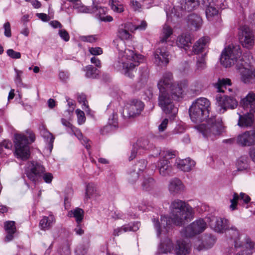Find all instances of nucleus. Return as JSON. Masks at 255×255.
Instances as JSON below:
<instances>
[{
  "mask_svg": "<svg viewBox=\"0 0 255 255\" xmlns=\"http://www.w3.org/2000/svg\"><path fill=\"white\" fill-rule=\"evenodd\" d=\"M205 54L199 57L196 63V68L198 70H202L206 68Z\"/></svg>",
  "mask_w": 255,
  "mask_h": 255,
  "instance_id": "6e6d98bb",
  "label": "nucleus"
},
{
  "mask_svg": "<svg viewBox=\"0 0 255 255\" xmlns=\"http://www.w3.org/2000/svg\"><path fill=\"white\" fill-rule=\"evenodd\" d=\"M124 45V42L120 41L117 44L119 50L118 59L114 64V68L118 71H122L125 75L132 78L134 75L133 70L143 61V56L137 54L130 49L126 48L124 51L121 49L120 45Z\"/></svg>",
  "mask_w": 255,
  "mask_h": 255,
  "instance_id": "20e7f679",
  "label": "nucleus"
},
{
  "mask_svg": "<svg viewBox=\"0 0 255 255\" xmlns=\"http://www.w3.org/2000/svg\"><path fill=\"white\" fill-rule=\"evenodd\" d=\"M148 70L146 66L140 68L139 73L140 79L143 82H144L146 81V79L148 77Z\"/></svg>",
  "mask_w": 255,
  "mask_h": 255,
  "instance_id": "bf43d9fd",
  "label": "nucleus"
},
{
  "mask_svg": "<svg viewBox=\"0 0 255 255\" xmlns=\"http://www.w3.org/2000/svg\"><path fill=\"white\" fill-rule=\"evenodd\" d=\"M156 167L161 176L168 177L171 175L172 167L167 159L159 160L157 162Z\"/></svg>",
  "mask_w": 255,
  "mask_h": 255,
  "instance_id": "a878e982",
  "label": "nucleus"
},
{
  "mask_svg": "<svg viewBox=\"0 0 255 255\" xmlns=\"http://www.w3.org/2000/svg\"><path fill=\"white\" fill-rule=\"evenodd\" d=\"M188 85V81L185 79L174 82L173 74L170 72L164 73L157 82L159 91L158 105L173 119L178 113V108L174 105L173 100H178L182 98Z\"/></svg>",
  "mask_w": 255,
  "mask_h": 255,
  "instance_id": "f03ea898",
  "label": "nucleus"
},
{
  "mask_svg": "<svg viewBox=\"0 0 255 255\" xmlns=\"http://www.w3.org/2000/svg\"><path fill=\"white\" fill-rule=\"evenodd\" d=\"M91 12L95 14L97 18L101 21L105 22H111L113 20V18L110 15H106L107 8L101 6L96 0L93 1V5L91 8Z\"/></svg>",
  "mask_w": 255,
  "mask_h": 255,
  "instance_id": "6ab92c4d",
  "label": "nucleus"
},
{
  "mask_svg": "<svg viewBox=\"0 0 255 255\" xmlns=\"http://www.w3.org/2000/svg\"><path fill=\"white\" fill-rule=\"evenodd\" d=\"M239 39L243 47L251 49L255 43L253 31L247 25L241 26L239 29Z\"/></svg>",
  "mask_w": 255,
  "mask_h": 255,
  "instance_id": "4468645a",
  "label": "nucleus"
},
{
  "mask_svg": "<svg viewBox=\"0 0 255 255\" xmlns=\"http://www.w3.org/2000/svg\"><path fill=\"white\" fill-rule=\"evenodd\" d=\"M128 4L131 9L134 11H139L142 8V4L137 0H128Z\"/></svg>",
  "mask_w": 255,
  "mask_h": 255,
  "instance_id": "5fc2aeb1",
  "label": "nucleus"
},
{
  "mask_svg": "<svg viewBox=\"0 0 255 255\" xmlns=\"http://www.w3.org/2000/svg\"><path fill=\"white\" fill-rule=\"evenodd\" d=\"M62 124L67 128V132L72 135H74L77 138L80 140L82 144L85 147L88 151L89 154L90 155L91 153L89 151L91 147V141H90L87 137H83V134L81 131L77 128L73 126L69 121L64 118L61 120Z\"/></svg>",
  "mask_w": 255,
  "mask_h": 255,
  "instance_id": "2eb2a0df",
  "label": "nucleus"
},
{
  "mask_svg": "<svg viewBox=\"0 0 255 255\" xmlns=\"http://www.w3.org/2000/svg\"><path fill=\"white\" fill-rule=\"evenodd\" d=\"M120 107L119 103L116 101L110 103L107 107V113L110 115L108 125L106 126L105 128H110L113 130L118 127V108Z\"/></svg>",
  "mask_w": 255,
  "mask_h": 255,
  "instance_id": "dca6fc26",
  "label": "nucleus"
},
{
  "mask_svg": "<svg viewBox=\"0 0 255 255\" xmlns=\"http://www.w3.org/2000/svg\"><path fill=\"white\" fill-rule=\"evenodd\" d=\"M236 166L238 170L242 171H248L250 169V160L246 155L240 157L237 161Z\"/></svg>",
  "mask_w": 255,
  "mask_h": 255,
  "instance_id": "e433bc0d",
  "label": "nucleus"
},
{
  "mask_svg": "<svg viewBox=\"0 0 255 255\" xmlns=\"http://www.w3.org/2000/svg\"><path fill=\"white\" fill-rule=\"evenodd\" d=\"M58 33L60 37L65 41H68L69 40L70 36L66 30L60 29L59 30Z\"/></svg>",
  "mask_w": 255,
  "mask_h": 255,
  "instance_id": "338daca9",
  "label": "nucleus"
},
{
  "mask_svg": "<svg viewBox=\"0 0 255 255\" xmlns=\"http://www.w3.org/2000/svg\"><path fill=\"white\" fill-rule=\"evenodd\" d=\"M192 106L202 111L205 114H209L210 108V102L207 98L201 97L196 100L192 104Z\"/></svg>",
  "mask_w": 255,
  "mask_h": 255,
  "instance_id": "c756f323",
  "label": "nucleus"
},
{
  "mask_svg": "<svg viewBox=\"0 0 255 255\" xmlns=\"http://www.w3.org/2000/svg\"><path fill=\"white\" fill-rule=\"evenodd\" d=\"M66 101L67 102V105L69 106V109L66 111V112L68 113L69 116H71V114L73 113L74 110L75 109V102L68 98H66Z\"/></svg>",
  "mask_w": 255,
  "mask_h": 255,
  "instance_id": "052dcab7",
  "label": "nucleus"
},
{
  "mask_svg": "<svg viewBox=\"0 0 255 255\" xmlns=\"http://www.w3.org/2000/svg\"><path fill=\"white\" fill-rule=\"evenodd\" d=\"M169 52L164 48H158L154 53V63L158 66H166L169 63Z\"/></svg>",
  "mask_w": 255,
  "mask_h": 255,
  "instance_id": "412c9836",
  "label": "nucleus"
},
{
  "mask_svg": "<svg viewBox=\"0 0 255 255\" xmlns=\"http://www.w3.org/2000/svg\"><path fill=\"white\" fill-rule=\"evenodd\" d=\"M84 211L79 208H76L69 211L68 213V217L74 218L77 224L81 223L84 218Z\"/></svg>",
  "mask_w": 255,
  "mask_h": 255,
  "instance_id": "58836bf2",
  "label": "nucleus"
},
{
  "mask_svg": "<svg viewBox=\"0 0 255 255\" xmlns=\"http://www.w3.org/2000/svg\"><path fill=\"white\" fill-rule=\"evenodd\" d=\"M206 221L199 219L194 221L183 229L181 234L185 237H192L203 232L207 228Z\"/></svg>",
  "mask_w": 255,
  "mask_h": 255,
  "instance_id": "ddd939ff",
  "label": "nucleus"
},
{
  "mask_svg": "<svg viewBox=\"0 0 255 255\" xmlns=\"http://www.w3.org/2000/svg\"><path fill=\"white\" fill-rule=\"evenodd\" d=\"M147 27V23L144 20H141L139 24H133V30H143L146 29Z\"/></svg>",
  "mask_w": 255,
  "mask_h": 255,
  "instance_id": "774afa93",
  "label": "nucleus"
},
{
  "mask_svg": "<svg viewBox=\"0 0 255 255\" xmlns=\"http://www.w3.org/2000/svg\"><path fill=\"white\" fill-rule=\"evenodd\" d=\"M133 24L131 22H127L122 24L119 28L118 36L122 40L132 39V35L130 32H133Z\"/></svg>",
  "mask_w": 255,
  "mask_h": 255,
  "instance_id": "b1692460",
  "label": "nucleus"
},
{
  "mask_svg": "<svg viewBox=\"0 0 255 255\" xmlns=\"http://www.w3.org/2000/svg\"><path fill=\"white\" fill-rule=\"evenodd\" d=\"M210 38L208 36H203L198 40L193 45L192 50L195 54L201 52L207 43L209 42Z\"/></svg>",
  "mask_w": 255,
  "mask_h": 255,
  "instance_id": "4c0bfd02",
  "label": "nucleus"
},
{
  "mask_svg": "<svg viewBox=\"0 0 255 255\" xmlns=\"http://www.w3.org/2000/svg\"><path fill=\"white\" fill-rule=\"evenodd\" d=\"M147 166V161L144 159H141L138 161L135 165H134L131 168L137 172H143L146 168Z\"/></svg>",
  "mask_w": 255,
  "mask_h": 255,
  "instance_id": "603ef678",
  "label": "nucleus"
},
{
  "mask_svg": "<svg viewBox=\"0 0 255 255\" xmlns=\"http://www.w3.org/2000/svg\"><path fill=\"white\" fill-rule=\"evenodd\" d=\"M88 250L87 246H83L80 245L76 248L75 253L77 255H85Z\"/></svg>",
  "mask_w": 255,
  "mask_h": 255,
  "instance_id": "0e129e2a",
  "label": "nucleus"
},
{
  "mask_svg": "<svg viewBox=\"0 0 255 255\" xmlns=\"http://www.w3.org/2000/svg\"><path fill=\"white\" fill-rule=\"evenodd\" d=\"M216 242V238L212 235H207L201 240H196L194 244V248L198 251L207 250L213 247Z\"/></svg>",
  "mask_w": 255,
  "mask_h": 255,
  "instance_id": "aec40b11",
  "label": "nucleus"
},
{
  "mask_svg": "<svg viewBox=\"0 0 255 255\" xmlns=\"http://www.w3.org/2000/svg\"><path fill=\"white\" fill-rule=\"evenodd\" d=\"M77 117V122L79 125L83 124L86 121V117L84 112L80 109H77L75 111Z\"/></svg>",
  "mask_w": 255,
  "mask_h": 255,
  "instance_id": "4d7b16f0",
  "label": "nucleus"
},
{
  "mask_svg": "<svg viewBox=\"0 0 255 255\" xmlns=\"http://www.w3.org/2000/svg\"><path fill=\"white\" fill-rule=\"evenodd\" d=\"M140 175L139 172L130 168L127 173V180L130 184H133L138 179Z\"/></svg>",
  "mask_w": 255,
  "mask_h": 255,
  "instance_id": "c03bdc74",
  "label": "nucleus"
},
{
  "mask_svg": "<svg viewBox=\"0 0 255 255\" xmlns=\"http://www.w3.org/2000/svg\"><path fill=\"white\" fill-rule=\"evenodd\" d=\"M35 140V135L32 132L24 134H16L14 135V154L17 158L22 160L28 159L30 155L29 145Z\"/></svg>",
  "mask_w": 255,
  "mask_h": 255,
  "instance_id": "423d86ee",
  "label": "nucleus"
},
{
  "mask_svg": "<svg viewBox=\"0 0 255 255\" xmlns=\"http://www.w3.org/2000/svg\"><path fill=\"white\" fill-rule=\"evenodd\" d=\"M236 143L242 147L250 146L255 143V130L239 134L236 137Z\"/></svg>",
  "mask_w": 255,
  "mask_h": 255,
  "instance_id": "a211bd4d",
  "label": "nucleus"
},
{
  "mask_svg": "<svg viewBox=\"0 0 255 255\" xmlns=\"http://www.w3.org/2000/svg\"><path fill=\"white\" fill-rule=\"evenodd\" d=\"M4 228L6 233L4 241L9 242L13 239L14 234L16 232L15 222L11 221H6L4 223Z\"/></svg>",
  "mask_w": 255,
  "mask_h": 255,
  "instance_id": "72a5a7b5",
  "label": "nucleus"
},
{
  "mask_svg": "<svg viewBox=\"0 0 255 255\" xmlns=\"http://www.w3.org/2000/svg\"><path fill=\"white\" fill-rule=\"evenodd\" d=\"M234 94H231L230 96H224L222 97L221 95L218 94L216 96V102L218 106L220 107V112L224 113L227 109H234L236 108L238 105V102L234 98Z\"/></svg>",
  "mask_w": 255,
  "mask_h": 255,
  "instance_id": "f3484780",
  "label": "nucleus"
},
{
  "mask_svg": "<svg viewBox=\"0 0 255 255\" xmlns=\"http://www.w3.org/2000/svg\"><path fill=\"white\" fill-rule=\"evenodd\" d=\"M89 51L93 55H99L103 53V50L101 47H90Z\"/></svg>",
  "mask_w": 255,
  "mask_h": 255,
  "instance_id": "69168bd1",
  "label": "nucleus"
},
{
  "mask_svg": "<svg viewBox=\"0 0 255 255\" xmlns=\"http://www.w3.org/2000/svg\"><path fill=\"white\" fill-rule=\"evenodd\" d=\"M241 235L239 231V236L232 237L234 241V247L229 250L227 255H252L255 251V242L250 237L245 235L243 241H240Z\"/></svg>",
  "mask_w": 255,
  "mask_h": 255,
  "instance_id": "0eeeda50",
  "label": "nucleus"
},
{
  "mask_svg": "<svg viewBox=\"0 0 255 255\" xmlns=\"http://www.w3.org/2000/svg\"><path fill=\"white\" fill-rule=\"evenodd\" d=\"M241 106L247 111L246 114L242 115L238 113L239 119L238 125L241 127H251L254 121V113L255 112V94L250 92L240 101Z\"/></svg>",
  "mask_w": 255,
  "mask_h": 255,
  "instance_id": "39448f33",
  "label": "nucleus"
},
{
  "mask_svg": "<svg viewBox=\"0 0 255 255\" xmlns=\"http://www.w3.org/2000/svg\"><path fill=\"white\" fill-rule=\"evenodd\" d=\"M231 85V81L228 78L219 79L218 82L214 84V87L217 89V91L220 93H224V89L227 90L226 86Z\"/></svg>",
  "mask_w": 255,
  "mask_h": 255,
  "instance_id": "a19ab883",
  "label": "nucleus"
},
{
  "mask_svg": "<svg viewBox=\"0 0 255 255\" xmlns=\"http://www.w3.org/2000/svg\"><path fill=\"white\" fill-rule=\"evenodd\" d=\"M43 166L37 161H31L27 163L25 173L28 178L36 184L41 177L46 183H50L53 179L52 174L45 173Z\"/></svg>",
  "mask_w": 255,
  "mask_h": 255,
  "instance_id": "1a4fd4ad",
  "label": "nucleus"
},
{
  "mask_svg": "<svg viewBox=\"0 0 255 255\" xmlns=\"http://www.w3.org/2000/svg\"><path fill=\"white\" fill-rule=\"evenodd\" d=\"M191 245L187 239H180L177 241L174 251L176 255H187L191 252Z\"/></svg>",
  "mask_w": 255,
  "mask_h": 255,
  "instance_id": "5701e85b",
  "label": "nucleus"
},
{
  "mask_svg": "<svg viewBox=\"0 0 255 255\" xmlns=\"http://www.w3.org/2000/svg\"><path fill=\"white\" fill-rule=\"evenodd\" d=\"M82 41L89 43L95 42L98 39L97 35H90L87 36H81L80 37Z\"/></svg>",
  "mask_w": 255,
  "mask_h": 255,
  "instance_id": "13d9d810",
  "label": "nucleus"
},
{
  "mask_svg": "<svg viewBox=\"0 0 255 255\" xmlns=\"http://www.w3.org/2000/svg\"><path fill=\"white\" fill-rule=\"evenodd\" d=\"M6 53L8 56L13 59H19L21 57V54L19 52L14 51L12 49H8Z\"/></svg>",
  "mask_w": 255,
  "mask_h": 255,
  "instance_id": "680f3d73",
  "label": "nucleus"
},
{
  "mask_svg": "<svg viewBox=\"0 0 255 255\" xmlns=\"http://www.w3.org/2000/svg\"><path fill=\"white\" fill-rule=\"evenodd\" d=\"M241 47L238 45H230L223 51L220 58L221 64L225 67L236 64L241 80L245 83H255V69H251L250 60L253 56L250 52L241 56Z\"/></svg>",
  "mask_w": 255,
  "mask_h": 255,
  "instance_id": "7ed1b4c3",
  "label": "nucleus"
},
{
  "mask_svg": "<svg viewBox=\"0 0 255 255\" xmlns=\"http://www.w3.org/2000/svg\"><path fill=\"white\" fill-rule=\"evenodd\" d=\"M195 162L190 158L184 159H176L175 166L184 172H189L195 165Z\"/></svg>",
  "mask_w": 255,
  "mask_h": 255,
  "instance_id": "bb28decb",
  "label": "nucleus"
},
{
  "mask_svg": "<svg viewBox=\"0 0 255 255\" xmlns=\"http://www.w3.org/2000/svg\"><path fill=\"white\" fill-rule=\"evenodd\" d=\"M55 223V218L52 214L42 217L39 222V228L41 230H50Z\"/></svg>",
  "mask_w": 255,
  "mask_h": 255,
  "instance_id": "473e14b6",
  "label": "nucleus"
},
{
  "mask_svg": "<svg viewBox=\"0 0 255 255\" xmlns=\"http://www.w3.org/2000/svg\"><path fill=\"white\" fill-rule=\"evenodd\" d=\"M3 28L4 30V34L7 37H10L11 36V27L9 22H6L3 24Z\"/></svg>",
  "mask_w": 255,
  "mask_h": 255,
  "instance_id": "e2e57ef3",
  "label": "nucleus"
},
{
  "mask_svg": "<svg viewBox=\"0 0 255 255\" xmlns=\"http://www.w3.org/2000/svg\"><path fill=\"white\" fill-rule=\"evenodd\" d=\"M168 188L171 194L175 195L183 192L185 186L180 179L174 178L169 181Z\"/></svg>",
  "mask_w": 255,
  "mask_h": 255,
  "instance_id": "393cba45",
  "label": "nucleus"
},
{
  "mask_svg": "<svg viewBox=\"0 0 255 255\" xmlns=\"http://www.w3.org/2000/svg\"><path fill=\"white\" fill-rule=\"evenodd\" d=\"M159 155L162 158L161 159H167L169 161V159L174 157L176 155V151L171 150H163L159 153Z\"/></svg>",
  "mask_w": 255,
  "mask_h": 255,
  "instance_id": "3c124183",
  "label": "nucleus"
},
{
  "mask_svg": "<svg viewBox=\"0 0 255 255\" xmlns=\"http://www.w3.org/2000/svg\"><path fill=\"white\" fill-rule=\"evenodd\" d=\"M150 146L148 139L142 138L138 139L136 142L133 145L129 160L133 159L137 153L140 154L142 152L141 150H147L150 148Z\"/></svg>",
  "mask_w": 255,
  "mask_h": 255,
  "instance_id": "4be33fe9",
  "label": "nucleus"
},
{
  "mask_svg": "<svg viewBox=\"0 0 255 255\" xmlns=\"http://www.w3.org/2000/svg\"><path fill=\"white\" fill-rule=\"evenodd\" d=\"M199 5L197 0H180L178 4L174 6L171 10H165L168 21H175L178 18L182 17L185 12L190 11L196 8Z\"/></svg>",
  "mask_w": 255,
  "mask_h": 255,
  "instance_id": "9b49d317",
  "label": "nucleus"
},
{
  "mask_svg": "<svg viewBox=\"0 0 255 255\" xmlns=\"http://www.w3.org/2000/svg\"><path fill=\"white\" fill-rule=\"evenodd\" d=\"M243 200L245 203H248L251 200L250 197L245 193L241 192L240 195L237 193H234L233 198L230 200L231 205L229 208L231 211L237 209L238 202Z\"/></svg>",
  "mask_w": 255,
  "mask_h": 255,
  "instance_id": "7c9ffc66",
  "label": "nucleus"
},
{
  "mask_svg": "<svg viewBox=\"0 0 255 255\" xmlns=\"http://www.w3.org/2000/svg\"><path fill=\"white\" fill-rule=\"evenodd\" d=\"M144 106V103L140 100H130L125 105L122 113V116L125 119L136 117L141 114Z\"/></svg>",
  "mask_w": 255,
  "mask_h": 255,
  "instance_id": "f8f14e48",
  "label": "nucleus"
},
{
  "mask_svg": "<svg viewBox=\"0 0 255 255\" xmlns=\"http://www.w3.org/2000/svg\"><path fill=\"white\" fill-rule=\"evenodd\" d=\"M189 116L192 122L196 123L206 119L209 114H205L204 112H202V111L191 106L189 109Z\"/></svg>",
  "mask_w": 255,
  "mask_h": 255,
  "instance_id": "cd10ccee",
  "label": "nucleus"
},
{
  "mask_svg": "<svg viewBox=\"0 0 255 255\" xmlns=\"http://www.w3.org/2000/svg\"><path fill=\"white\" fill-rule=\"evenodd\" d=\"M73 7L78 12L87 13H90L91 12V6L88 7L84 5L79 0L73 3Z\"/></svg>",
  "mask_w": 255,
  "mask_h": 255,
  "instance_id": "37998d69",
  "label": "nucleus"
},
{
  "mask_svg": "<svg viewBox=\"0 0 255 255\" xmlns=\"http://www.w3.org/2000/svg\"><path fill=\"white\" fill-rule=\"evenodd\" d=\"M109 5L111 9L116 13H121L125 10L123 4L118 0H110Z\"/></svg>",
  "mask_w": 255,
  "mask_h": 255,
  "instance_id": "79ce46f5",
  "label": "nucleus"
},
{
  "mask_svg": "<svg viewBox=\"0 0 255 255\" xmlns=\"http://www.w3.org/2000/svg\"><path fill=\"white\" fill-rule=\"evenodd\" d=\"M210 228L218 233H223L228 231V234L232 240V237L237 238L239 236V230L235 226L231 225L229 221L220 217L209 215L205 218Z\"/></svg>",
  "mask_w": 255,
  "mask_h": 255,
  "instance_id": "6e6552de",
  "label": "nucleus"
},
{
  "mask_svg": "<svg viewBox=\"0 0 255 255\" xmlns=\"http://www.w3.org/2000/svg\"><path fill=\"white\" fill-rule=\"evenodd\" d=\"M86 76L88 78H96L99 75V71L92 65H88L85 67Z\"/></svg>",
  "mask_w": 255,
  "mask_h": 255,
  "instance_id": "09e8293b",
  "label": "nucleus"
},
{
  "mask_svg": "<svg viewBox=\"0 0 255 255\" xmlns=\"http://www.w3.org/2000/svg\"><path fill=\"white\" fill-rule=\"evenodd\" d=\"M140 225V223L138 222L125 225L120 228L115 229L113 232V235L118 236L125 232L128 231L135 232L139 229Z\"/></svg>",
  "mask_w": 255,
  "mask_h": 255,
  "instance_id": "c85d7f7f",
  "label": "nucleus"
},
{
  "mask_svg": "<svg viewBox=\"0 0 255 255\" xmlns=\"http://www.w3.org/2000/svg\"><path fill=\"white\" fill-rule=\"evenodd\" d=\"M176 44L178 47L186 50L191 44L190 35L187 32L181 33L177 37Z\"/></svg>",
  "mask_w": 255,
  "mask_h": 255,
  "instance_id": "2f4dec72",
  "label": "nucleus"
},
{
  "mask_svg": "<svg viewBox=\"0 0 255 255\" xmlns=\"http://www.w3.org/2000/svg\"><path fill=\"white\" fill-rule=\"evenodd\" d=\"M196 128L203 136L214 140L222 132L223 126L221 120L213 117L207 120L206 123L196 126Z\"/></svg>",
  "mask_w": 255,
  "mask_h": 255,
  "instance_id": "9d476101",
  "label": "nucleus"
},
{
  "mask_svg": "<svg viewBox=\"0 0 255 255\" xmlns=\"http://www.w3.org/2000/svg\"><path fill=\"white\" fill-rule=\"evenodd\" d=\"M40 134L46 140L47 142H48V145L51 151L53 148L54 137L49 131L45 129L41 130Z\"/></svg>",
  "mask_w": 255,
  "mask_h": 255,
  "instance_id": "a18cd8bd",
  "label": "nucleus"
},
{
  "mask_svg": "<svg viewBox=\"0 0 255 255\" xmlns=\"http://www.w3.org/2000/svg\"><path fill=\"white\" fill-rule=\"evenodd\" d=\"M77 100L79 103L82 104V109L86 111L87 114L93 116V114H91V110L87 105L86 96L83 94H79L77 96Z\"/></svg>",
  "mask_w": 255,
  "mask_h": 255,
  "instance_id": "49530a36",
  "label": "nucleus"
},
{
  "mask_svg": "<svg viewBox=\"0 0 255 255\" xmlns=\"http://www.w3.org/2000/svg\"><path fill=\"white\" fill-rule=\"evenodd\" d=\"M14 72L15 73V76L14 78V82L17 87H21L23 85L22 82L21 76L23 74V71L14 68Z\"/></svg>",
  "mask_w": 255,
  "mask_h": 255,
  "instance_id": "864d4df0",
  "label": "nucleus"
},
{
  "mask_svg": "<svg viewBox=\"0 0 255 255\" xmlns=\"http://www.w3.org/2000/svg\"><path fill=\"white\" fill-rule=\"evenodd\" d=\"M216 6L217 5H213L206 7V15L208 20H212V18L218 14V9Z\"/></svg>",
  "mask_w": 255,
  "mask_h": 255,
  "instance_id": "de8ad7c7",
  "label": "nucleus"
},
{
  "mask_svg": "<svg viewBox=\"0 0 255 255\" xmlns=\"http://www.w3.org/2000/svg\"><path fill=\"white\" fill-rule=\"evenodd\" d=\"M98 195L96 185L93 183L88 184L86 189L85 200L87 201L89 199L96 198Z\"/></svg>",
  "mask_w": 255,
  "mask_h": 255,
  "instance_id": "ea45409f",
  "label": "nucleus"
},
{
  "mask_svg": "<svg viewBox=\"0 0 255 255\" xmlns=\"http://www.w3.org/2000/svg\"><path fill=\"white\" fill-rule=\"evenodd\" d=\"M187 22L189 26L192 29L194 28L195 30H197L200 28L202 24V19L198 15L192 13L188 16Z\"/></svg>",
  "mask_w": 255,
  "mask_h": 255,
  "instance_id": "f704fd0d",
  "label": "nucleus"
},
{
  "mask_svg": "<svg viewBox=\"0 0 255 255\" xmlns=\"http://www.w3.org/2000/svg\"><path fill=\"white\" fill-rule=\"evenodd\" d=\"M173 33V28L167 24H164L160 33V41L162 43L169 42Z\"/></svg>",
  "mask_w": 255,
  "mask_h": 255,
  "instance_id": "c9c22d12",
  "label": "nucleus"
},
{
  "mask_svg": "<svg viewBox=\"0 0 255 255\" xmlns=\"http://www.w3.org/2000/svg\"><path fill=\"white\" fill-rule=\"evenodd\" d=\"M169 210L170 217L161 215L160 220L152 219L156 236L160 239V243L157 252L159 254H167L173 249V243L169 238V234L172 230V224L176 226H182L194 218L193 208L182 200L176 199L172 201Z\"/></svg>",
  "mask_w": 255,
  "mask_h": 255,
  "instance_id": "f257e3e1",
  "label": "nucleus"
},
{
  "mask_svg": "<svg viewBox=\"0 0 255 255\" xmlns=\"http://www.w3.org/2000/svg\"><path fill=\"white\" fill-rule=\"evenodd\" d=\"M155 184V181L151 177L145 178L142 183V188L146 191H148L153 188Z\"/></svg>",
  "mask_w": 255,
  "mask_h": 255,
  "instance_id": "8fccbe9b",
  "label": "nucleus"
}]
</instances>
